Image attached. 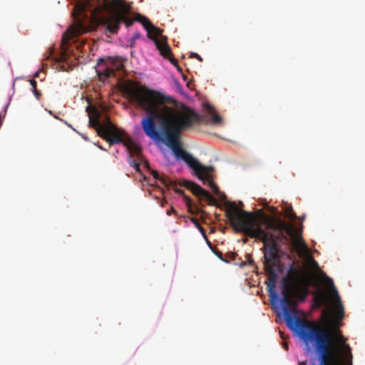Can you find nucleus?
Wrapping results in <instances>:
<instances>
[{
    "mask_svg": "<svg viewBox=\"0 0 365 365\" xmlns=\"http://www.w3.org/2000/svg\"><path fill=\"white\" fill-rule=\"evenodd\" d=\"M107 1L74 0V22L63 33L61 48L58 49L55 45L50 46L43 61H50L58 71H70L77 58L75 50L81 52L88 41L86 34L95 31L99 26H103L110 34H115L122 24L129 29L135 21H148L143 15L134 13L124 0H118V8L103 15L102 11Z\"/></svg>",
    "mask_w": 365,
    "mask_h": 365,
    "instance_id": "obj_1",
    "label": "nucleus"
},
{
    "mask_svg": "<svg viewBox=\"0 0 365 365\" xmlns=\"http://www.w3.org/2000/svg\"><path fill=\"white\" fill-rule=\"evenodd\" d=\"M277 281L278 275L274 272L265 283L272 309L300 343L309 365H327L325 357L329 355L330 344L327 334L307 324L296 312L290 309L286 294H280L277 289ZM299 365H307V361H299Z\"/></svg>",
    "mask_w": 365,
    "mask_h": 365,
    "instance_id": "obj_2",
    "label": "nucleus"
},
{
    "mask_svg": "<svg viewBox=\"0 0 365 365\" xmlns=\"http://www.w3.org/2000/svg\"><path fill=\"white\" fill-rule=\"evenodd\" d=\"M243 212L248 217H252L251 212ZM235 230L237 233L262 242L267 260H272L277 253L284 252L285 246L290 245V237L293 234L291 225L281 219L267 218L261 224L255 223L252 219H242Z\"/></svg>",
    "mask_w": 365,
    "mask_h": 365,
    "instance_id": "obj_3",
    "label": "nucleus"
},
{
    "mask_svg": "<svg viewBox=\"0 0 365 365\" xmlns=\"http://www.w3.org/2000/svg\"><path fill=\"white\" fill-rule=\"evenodd\" d=\"M165 158L169 165L176 164L182 168H187L192 175L196 177L203 184L208 185L212 189L217 190L220 197L224 200H227L225 193L218 190L217 186L212 180V174L214 171L212 166L202 164L196 157L185 148L173 159H170L167 153H165Z\"/></svg>",
    "mask_w": 365,
    "mask_h": 365,
    "instance_id": "obj_4",
    "label": "nucleus"
},
{
    "mask_svg": "<svg viewBox=\"0 0 365 365\" xmlns=\"http://www.w3.org/2000/svg\"><path fill=\"white\" fill-rule=\"evenodd\" d=\"M149 99L158 115L164 120H170L174 129L179 132L184 129L186 122L182 119H175L173 116V108L176 103L175 98L163 89L150 88Z\"/></svg>",
    "mask_w": 365,
    "mask_h": 365,
    "instance_id": "obj_5",
    "label": "nucleus"
},
{
    "mask_svg": "<svg viewBox=\"0 0 365 365\" xmlns=\"http://www.w3.org/2000/svg\"><path fill=\"white\" fill-rule=\"evenodd\" d=\"M140 126L145 135L154 143L168 128L165 123L158 124L155 116L151 113L147 114L141 118Z\"/></svg>",
    "mask_w": 365,
    "mask_h": 365,
    "instance_id": "obj_6",
    "label": "nucleus"
},
{
    "mask_svg": "<svg viewBox=\"0 0 365 365\" xmlns=\"http://www.w3.org/2000/svg\"><path fill=\"white\" fill-rule=\"evenodd\" d=\"M158 146L162 145L168 148V151H163V154L167 153L170 159H173L178 153H180L184 148L180 144V140L178 138H172L170 137V132L168 128L161 136L155 143Z\"/></svg>",
    "mask_w": 365,
    "mask_h": 365,
    "instance_id": "obj_7",
    "label": "nucleus"
},
{
    "mask_svg": "<svg viewBox=\"0 0 365 365\" xmlns=\"http://www.w3.org/2000/svg\"><path fill=\"white\" fill-rule=\"evenodd\" d=\"M323 278L326 280L330 287V292L331 295L332 302L335 311L336 318L338 320H341L344 317V307L339 295V293L334 285V280L331 277L328 276L326 273H322Z\"/></svg>",
    "mask_w": 365,
    "mask_h": 365,
    "instance_id": "obj_8",
    "label": "nucleus"
},
{
    "mask_svg": "<svg viewBox=\"0 0 365 365\" xmlns=\"http://www.w3.org/2000/svg\"><path fill=\"white\" fill-rule=\"evenodd\" d=\"M287 223L288 224V222ZM289 225H290L292 228L293 234L292 236L290 237V245L287 247H292V239L294 237V235H295L296 250L297 254L299 255L310 254V247L308 246L302 236L304 225L301 224L298 228L294 229L293 225L291 223H289Z\"/></svg>",
    "mask_w": 365,
    "mask_h": 365,
    "instance_id": "obj_9",
    "label": "nucleus"
},
{
    "mask_svg": "<svg viewBox=\"0 0 365 365\" xmlns=\"http://www.w3.org/2000/svg\"><path fill=\"white\" fill-rule=\"evenodd\" d=\"M203 112L209 118V120L214 125H219L222 123L221 116L216 112L215 107L208 101H205L202 103Z\"/></svg>",
    "mask_w": 365,
    "mask_h": 365,
    "instance_id": "obj_10",
    "label": "nucleus"
},
{
    "mask_svg": "<svg viewBox=\"0 0 365 365\" xmlns=\"http://www.w3.org/2000/svg\"><path fill=\"white\" fill-rule=\"evenodd\" d=\"M258 205H260V206H262V207H267V210H269L270 212H272L274 215H275V217H273V218H271V217H269L267 216H266L263 220H262L260 222L259 224H261L264 220H265L267 218H269V219H272V220H274V219H279V210L277 209V207H274V206H270L269 205L266 199L264 198H259L258 200Z\"/></svg>",
    "mask_w": 365,
    "mask_h": 365,
    "instance_id": "obj_11",
    "label": "nucleus"
},
{
    "mask_svg": "<svg viewBox=\"0 0 365 365\" xmlns=\"http://www.w3.org/2000/svg\"><path fill=\"white\" fill-rule=\"evenodd\" d=\"M282 208L285 212V215L290 220H295L297 218V214L293 210L292 205L287 202L282 201L281 205Z\"/></svg>",
    "mask_w": 365,
    "mask_h": 365,
    "instance_id": "obj_12",
    "label": "nucleus"
},
{
    "mask_svg": "<svg viewBox=\"0 0 365 365\" xmlns=\"http://www.w3.org/2000/svg\"><path fill=\"white\" fill-rule=\"evenodd\" d=\"M19 78H16L13 80L12 81V84H11V89H12V93L9 95L8 96V101H7V103H6V105L4 106V108H2L1 111L4 114H6V112H7V110L9 108V106L11 103V99H12V97H13V95L14 94V86H15V81L19 79Z\"/></svg>",
    "mask_w": 365,
    "mask_h": 365,
    "instance_id": "obj_13",
    "label": "nucleus"
},
{
    "mask_svg": "<svg viewBox=\"0 0 365 365\" xmlns=\"http://www.w3.org/2000/svg\"><path fill=\"white\" fill-rule=\"evenodd\" d=\"M142 36L140 31H135L131 37L128 39V45L130 48H133L135 46L136 40L140 38Z\"/></svg>",
    "mask_w": 365,
    "mask_h": 365,
    "instance_id": "obj_14",
    "label": "nucleus"
},
{
    "mask_svg": "<svg viewBox=\"0 0 365 365\" xmlns=\"http://www.w3.org/2000/svg\"><path fill=\"white\" fill-rule=\"evenodd\" d=\"M191 222L195 225V227L199 230L200 234L202 235L204 239H206L207 235L205 230L198 224L197 221L195 218H190Z\"/></svg>",
    "mask_w": 365,
    "mask_h": 365,
    "instance_id": "obj_15",
    "label": "nucleus"
},
{
    "mask_svg": "<svg viewBox=\"0 0 365 365\" xmlns=\"http://www.w3.org/2000/svg\"><path fill=\"white\" fill-rule=\"evenodd\" d=\"M128 162L130 166L134 168L137 172H139L140 170V165L137 160L133 159L131 157L129 156L128 158Z\"/></svg>",
    "mask_w": 365,
    "mask_h": 365,
    "instance_id": "obj_16",
    "label": "nucleus"
},
{
    "mask_svg": "<svg viewBox=\"0 0 365 365\" xmlns=\"http://www.w3.org/2000/svg\"><path fill=\"white\" fill-rule=\"evenodd\" d=\"M314 253H319V252H318V250H316V249H314V248H313V249H311V248H310V254H309V255H300L299 256H300V257H308V258H309L311 260H312L313 264H314V265H316L317 267H319V264H318V262H317L315 259H313V257H312V254H314Z\"/></svg>",
    "mask_w": 365,
    "mask_h": 365,
    "instance_id": "obj_17",
    "label": "nucleus"
},
{
    "mask_svg": "<svg viewBox=\"0 0 365 365\" xmlns=\"http://www.w3.org/2000/svg\"><path fill=\"white\" fill-rule=\"evenodd\" d=\"M48 68V64L46 63H42V65H41V68L36 71L34 75H33V77L34 78H39L40 76V73L41 72H46V69Z\"/></svg>",
    "mask_w": 365,
    "mask_h": 365,
    "instance_id": "obj_18",
    "label": "nucleus"
},
{
    "mask_svg": "<svg viewBox=\"0 0 365 365\" xmlns=\"http://www.w3.org/2000/svg\"><path fill=\"white\" fill-rule=\"evenodd\" d=\"M174 84H175L176 91H178L179 93H180L182 96H187V93L185 92L183 88L182 87L181 84L180 83V82L178 80H176V79L174 80Z\"/></svg>",
    "mask_w": 365,
    "mask_h": 365,
    "instance_id": "obj_19",
    "label": "nucleus"
},
{
    "mask_svg": "<svg viewBox=\"0 0 365 365\" xmlns=\"http://www.w3.org/2000/svg\"><path fill=\"white\" fill-rule=\"evenodd\" d=\"M182 200L187 206H192L193 204L192 199L185 194L182 195Z\"/></svg>",
    "mask_w": 365,
    "mask_h": 365,
    "instance_id": "obj_20",
    "label": "nucleus"
},
{
    "mask_svg": "<svg viewBox=\"0 0 365 365\" xmlns=\"http://www.w3.org/2000/svg\"><path fill=\"white\" fill-rule=\"evenodd\" d=\"M109 143L110 145H117L121 144L123 141L119 137L114 136L111 138V139L109 140Z\"/></svg>",
    "mask_w": 365,
    "mask_h": 365,
    "instance_id": "obj_21",
    "label": "nucleus"
},
{
    "mask_svg": "<svg viewBox=\"0 0 365 365\" xmlns=\"http://www.w3.org/2000/svg\"><path fill=\"white\" fill-rule=\"evenodd\" d=\"M296 269V266L294 263L289 262L287 264V273H292L294 272Z\"/></svg>",
    "mask_w": 365,
    "mask_h": 365,
    "instance_id": "obj_22",
    "label": "nucleus"
},
{
    "mask_svg": "<svg viewBox=\"0 0 365 365\" xmlns=\"http://www.w3.org/2000/svg\"><path fill=\"white\" fill-rule=\"evenodd\" d=\"M31 92L33 93L34 96L37 100H40V98L41 96V93L40 91L37 89H31Z\"/></svg>",
    "mask_w": 365,
    "mask_h": 365,
    "instance_id": "obj_23",
    "label": "nucleus"
},
{
    "mask_svg": "<svg viewBox=\"0 0 365 365\" xmlns=\"http://www.w3.org/2000/svg\"><path fill=\"white\" fill-rule=\"evenodd\" d=\"M305 218H306L305 214L302 215L299 217L297 216V218L296 220H299V222H297V224L296 225V228H298L301 224L303 225V222L305 220Z\"/></svg>",
    "mask_w": 365,
    "mask_h": 365,
    "instance_id": "obj_24",
    "label": "nucleus"
},
{
    "mask_svg": "<svg viewBox=\"0 0 365 365\" xmlns=\"http://www.w3.org/2000/svg\"><path fill=\"white\" fill-rule=\"evenodd\" d=\"M65 123L70 128H71L74 131H76L77 133H78L79 135H81V137L85 140H88V137L85 135V134H82V133H80L78 131H77L74 128H73L71 126V124L68 123L67 122L65 121Z\"/></svg>",
    "mask_w": 365,
    "mask_h": 365,
    "instance_id": "obj_25",
    "label": "nucleus"
},
{
    "mask_svg": "<svg viewBox=\"0 0 365 365\" xmlns=\"http://www.w3.org/2000/svg\"><path fill=\"white\" fill-rule=\"evenodd\" d=\"M218 257L220 260L225 262H227L228 263L230 261L229 259H226V258H224L223 256H222V254L221 252H216L215 251H212Z\"/></svg>",
    "mask_w": 365,
    "mask_h": 365,
    "instance_id": "obj_26",
    "label": "nucleus"
},
{
    "mask_svg": "<svg viewBox=\"0 0 365 365\" xmlns=\"http://www.w3.org/2000/svg\"><path fill=\"white\" fill-rule=\"evenodd\" d=\"M190 57L191 58H195L197 60H198L199 61H202V58L197 53L191 52L190 53Z\"/></svg>",
    "mask_w": 365,
    "mask_h": 365,
    "instance_id": "obj_27",
    "label": "nucleus"
},
{
    "mask_svg": "<svg viewBox=\"0 0 365 365\" xmlns=\"http://www.w3.org/2000/svg\"><path fill=\"white\" fill-rule=\"evenodd\" d=\"M29 81L31 86H32L31 89H36V86H37L36 81L34 78H33V79H30Z\"/></svg>",
    "mask_w": 365,
    "mask_h": 365,
    "instance_id": "obj_28",
    "label": "nucleus"
},
{
    "mask_svg": "<svg viewBox=\"0 0 365 365\" xmlns=\"http://www.w3.org/2000/svg\"><path fill=\"white\" fill-rule=\"evenodd\" d=\"M166 213L168 215H171L175 214L176 211L173 207H170L166 210Z\"/></svg>",
    "mask_w": 365,
    "mask_h": 365,
    "instance_id": "obj_29",
    "label": "nucleus"
},
{
    "mask_svg": "<svg viewBox=\"0 0 365 365\" xmlns=\"http://www.w3.org/2000/svg\"><path fill=\"white\" fill-rule=\"evenodd\" d=\"M6 116V114L3 113L2 112H0V128L1 127L3 124L4 119Z\"/></svg>",
    "mask_w": 365,
    "mask_h": 365,
    "instance_id": "obj_30",
    "label": "nucleus"
},
{
    "mask_svg": "<svg viewBox=\"0 0 365 365\" xmlns=\"http://www.w3.org/2000/svg\"><path fill=\"white\" fill-rule=\"evenodd\" d=\"M207 246L210 247V249L213 251V248H212V243L211 242L207 239V237H206V239H205Z\"/></svg>",
    "mask_w": 365,
    "mask_h": 365,
    "instance_id": "obj_31",
    "label": "nucleus"
},
{
    "mask_svg": "<svg viewBox=\"0 0 365 365\" xmlns=\"http://www.w3.org/2000/svg\"><path fill=\"white\" fill-rule=\"evenodd\" d=\"M165 46L166 52H167L168 53H170V52H171V48H170V47L168 46V43H165Z\"/></svg>",
    "mask_w": 365,
    "mask_h": 365,
    "instance_id": "obj_32",
    "label": "nucleus"
},
{
    "mask_svg": "<svg viewBox=\"0 0 365 365\" xmlns=\"http://www.w3.org/2000/svg\"><path fill=\"white\" fill-rule=\"evenodd\" d=\"M143 24V26L144 28V29L147 31L148 34H149V27L147 24H144V23H142Z\"/></svg>",
    "mask_w": 365,
    "mask_h": 365,
    "instance_id": "obj_33",
    "label": "nucleus"
},
{
    "mask_svg": "<svg viewBox=\"0 0 365 365\" xmlns=\"http://www.w3.org/2000/svg\"><path fill=\"white\" fill-rule=\"evenodd\" d=\"M280 287V289H282L284 290V289H285V285H284V284L283 282H282V283L280 284V287Z\"/></svg>",
    "mask_w": 365,
    "mask_h": 365,
    "instance_id": "obj_34",
    "label": "nucleus"
},
{
    "mask_svg": "<svg viewBox=\"0 0 365 365\" xmlns=\"http://www.w3.org/2000/svg\"><path fill=\"white\" fill-rule=\"evenodd\" d=\"M237 203H238L239 206H240V207H243L244 206L243 202L241 201V200H239L237 202Z\"/></svg>",
    "mask_w": 365,
    "mask_h": 365,
    "instance_id": "obj_35",
    "label": "nucleus"
},
{
    "mask_svg": "<svg viewBox=\"0 0 365 365\" xmlns=\"http://www.w3.org/2000/svg\"><path fill=\"white\" fill-rule=\"evenodd\" d=\"M158 34H161V30L159 28H155Z\"/></svg>",
    "mask_w": 365,
    "mask_h": 365,
    "instance_id": "obj_36",
    "label": "nucleus"
},
{
    "mask_svg": "<svg viewBox=\"0 0 365 365\" xmlns=\"http://www.w3.org/2000/svg\"><path fill=\"white\" fill-rule=\"evenodd\" d=\"M98 147L101 149L104 150L105 149L102 147V145H98Z\"/></svg>",
    "mask_w": 365,
    "mask_h": 365,
    "instance_id": "obj_37",
    "label": "nucleus"
},
{
    "mask_svg": "<svg viewBox=\"0 0 365 365\" xmlns=\"http://www.w3.org/2000/svg\"><path fill=\"white\" fill-rule=\"evenodd\" d=\"M235 202H233V201H230V204L231 205H235Z\"/></svg>",
    "mask_w": 365,
    "mask_h": 365,
    "instance_id": "obj_38",
    "label": "nucleus"
},
{
    "mask_svg": "<svg viewBox=\"0 0 365 365\" xmlns=\"http://www.w3.org/2000/svg\"><path fill=\"white\" fill-rule=\"evenodd\" d=\"M288 348H289V346H288V345H286V346H284V349H287Z\"/></svg>",
    "mask_w": 365,
    "mask_h": 365,
    "instance_id": "obj_39",
    "label": "nucleus"
},
{
    "mask_svg": "<svg viewBox=\"0 0 365 365\" xmlns=\"http://www.w3.org/2000/svg\"><path fill=\"white\" fill-rule=\"evenodd\" d=\"M48 112L50 115H53V112L51 110H48Z\"/></svg>",
    "mask_w": 365,
    "mask_h": 365,
    "instance_id": "obj_40",
    "label": "nucleus"
},
{
    "mask_svg": "<svg viewBox=\"0 0 365 365\" xmlns=\"http://www.w3.org/2000/svg\"><path fill=\"white\" fill-rule=\"evenodd\" d=\"M104 129H105V130H108V126H107V125H106V126H105Z\"/></svg>",
    "mask_w": 365,
    "mask_h": 365,
    "instance_id": "obj_41",
    "label": "nucleus"
},
{
    "mask_svg": "<svg viewBox=\"0 0 365 365\" xmlns=\"http://www.w3.org/2000/svg\"><path fill=\"white\" fill-rule=\"evenodd\" d=\"M99 61H105V60H104L103 58H99Z\"/></svg>",
    "mask_w": 365,
    "mask_h": 365,
    "instance_id": "obj_42",
    "label": "nucleus"
},
{
    "mask_svg": "<svg viewBox=\"0 0 365 365\" xmlns=\"http://www.w3.org/2000/svg\"><path fill=\"white\" fill-rule=\"evenodd\" d=\"M96 70L97 73H99V71L97 69V68H96Z\"/></svg>",
    "mask_w": 365,
    "mask_h": 365,
    "instance_id": "obj_43",
    "label": "nucleus"
}]
</instances>
